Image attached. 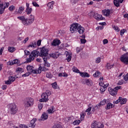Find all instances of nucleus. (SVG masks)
I'll return each mask as SVG.
<instances>
[{
  "label": "nucleus",
  "instance_id": "61",
  "mask_svg": "<svg viewBox=\"0 0 128 128\" xmlns=\"http://www.w3.org/2000/svg\"><path fill=\"white\" fill-rule=\"evenodd\" d=\"M38 108L40 110H42V104H38Z\"/></svg>",
  "mask_w": 128,
  "mask_h": 128
},
{
  "label": "nucleus",
  "instance_id": "7",
  "mask_svg": "<svg viewBox=\"0 0 128 128\" xmlns=\"http://www.w3.org/2000/svg\"><path fill=\"white\" fill-rule=\"evenodd\" d=\"M89 14L90 16H94L97 20H104L102 16L98 14L96 12L94 13V12H91Z\"/></svg>",
  "mask_w": 128,
  "mask_h": 128
},
{
  "label": "nucleus",
  "instance_id": "45",
  "mask_svg": "<svg viewBox=\"0 0 128 128\" xmlns=\"http://www.w3.org/2000/svg\"><path fill=\"white\" fill-rule=\"evenodd\" d=\"M46 77L48 78H52V74L50 72L46 73Z\"/></svg>",
  "mask_w": 128,
  "mask_h": 128
},
{
  "label": "nucleus",
  "instance_id": "42",
  "mask_svg": "<svg viewBox=\"0 0 128 128\" xmlns=\"http://www.w3.org/2000/svg\"><path fill=\"white\" fill-rule=\"evenodd\" d=\"M52 88H53L54 90H58V84H56V82L52 83Z\"/></svg>",
  "mask_w": 128,
  "mask_h": 128
},
{
  "label": "nucleus",
  "instance_id": "44",
  "mask_svg": "<svg viewBox=\"0 0 128 128\" xmlns=\"http://www.w3.org/2000/svg\"><path fill=\"white\" fill-rule=\"evenodd\" d=\"M52 128H62V126L60 124H56L53 126Z\"/></svg>",
  "mask_w": 128,
  "mask_h": 128
},
{
  "label": "nucleus",
  "instance_id": "40",
  "mask_svg": "<svg viewBox=\"0 0 128 128\" xmlns=\"http://www.w3.org/2000/svg\"><path fill=\"white\" fill-rule=\"evenodd\" d=\"M73 119H74V118L72 116L67 117L65 118V121L66 122H70L71 120H72Z\"/></svg>",
  "mask_w": 128,
  "mask_h": 128
},
{
  "label": "nucleus",
  "instance_id": "51",
  "mask_svg": "<svg viewBox=\"0 0 128 128\" xmlns=\"http://www.w3.org/2000/svg\"><path fill=\"white\" fill-rule=\"evenodd\" d=\"M8 6H10V3L6 2L4 4V10H6V8H8Z\"/></svg>",
  "mask_w": 128,
  "mask_h": 128
},
{
  "label": "nucleus",
  "instance_id": "25",
  "mask_svg": "<svg viewBox=\"0 0 128 128\" xmlns=\"http://www.w3.org/2000/svg\"><path fill=\"white\" fill-rule=\"evenodd\" d=\"M86 114L84 112H82L80 114V120L81 122H82L84 120V116H86Z\"/></svg>",
  "mask_w": 128,
  "mask_h": 128
},
{
  "label": "nucleus",
  "instance_id": "34",
  "mask_svg": "<svg viewBox=\"0 0 128 128\" xmlns=\"http://www.w3.org/2000/svg\"><path fill=\"white\" fill-rule=\"evenodd\" d=\"M114 106V104L111 103H108L106 108V110H110V108H112Z\"/></svg>",
  "mask_w": 128,
  "mask_h": 128
},
{
  "label": "nucleus",
  "instance_id": "54",
  "mask_svg": "<svg viewBox=\"0 0 128 128\" xmlns=\"http://www.w3.org/2000/svg\"><path fill=\"white\" fill-rule=\"evenodd\" d=\"M59 50H64V44H62L59 46H58Z\"/></svg>",
  "mask_w": 128,
  "mask_h": 128
},
{
  "label": "nucleus",
  "instance_id": "56",
  "mask_svg": "<svg viewBox=\"0 0 128 128\" xmlns=\"http://www.w3.org/2000/svg\"><path fill=\"white\" fill-rule=\"evenodd\" d=\"M29 20H33L32 22H34V16H32V14H31V15L30 16V17Z\"/></svg>",
  "mask_w": 128,
  "mask_h": 128
},
{
  "label": "nucleus",
  "instance_id": "26",
  "mask_svg": "<svg viewBox=\"0 0 128 128\" xmlns=\"http://www.w3.org/2000/svg\"><path fill=\"white\" fill-rule=\"evenodd\" d=\"M4 4H0V14H2L4 12Z\"/></svg>",
  "mask_w": 128,
  "mask_h": 128
},
{
  "label": "nucleus",
  "instance_id": "20",
  "mask_svg": "<svg viewBox=\"0 0 128 128\" xmlns=\"http://www.w3.org/2000/svg\"><path fill=\"white\" fill-rule=\"evenodd\" d=\"M36 42L33 41L31 43H30V44L28 46V48H36Z\"/></svg>",
  "mask_w": 128,
  "mask_h": 128
},
{
  "label": "nucleus",
  "instance_id": "35",
  "mask_svg": "<svg viewBox=\"0 0 128 128\" xmlns=\"http://www.w3.org/2000/svg\"><path fill=\"white\" fill-rule=\"evenodd\" d=\"M112 28L114 29V30H116V32H120V29L118 26H114V25L112 26Z\"/></svg>",
  "mask_w": 128,
  "mask_h": 128
},
{
  "label": "nucleus",
  "instance_id": "39",
  "mask_svg": "<svg viewBox=\"0 0 128 128\" xmlns=\"http://www.w3.org/2000/svg\"><path fill=\"white\" fill-rule=\"evenodd\" d=\"M114 4L116 6H120V0H114Z\"/></svg>",
  "mask_w": 128,
  "mask_h": 128
},
{
  "label": "nucleus",
  "instance_id": "59",
  "mask_svg": "<svg viewBox=\"0 0 128 128\" xmlns=\"http://www.w3.org/2000/svg\"><path fill=\"white\" fill-rule=\"evenodd\" d=\"M30 72H26V74H24L22 75V76H30Z\"/></svg>",
  "mask_w": 128,
  "mask_h": 128
},
{
  "label": "nucleus",
  "instance_id": "46",
  "mask_svg": "<svg viewBox=\"0 0 128 128\" xmlns=\"http://www.w3.org/2000/svg\"><path fill=\"white\" fill-rule=\"evenodd\" d=\"M24 72V69L21 68H18L16 69V72Z\"/></svg>",
  "mask_w": 128,
  "mask_h": 128
},
{
  "label": "nucleus",
  "instance_id": "6",
  "mask_svg": "<svg viewBox=\"0 0 128 128\" xmlns=\"http://www.w3.org/2000/svg\"><path fill=\"white\" fill-rule=\"evenodd\" d=\"M122 88V86H116L114 88H108V92H110V94L112 96H116V94H118V90H120Z\"/></svg>",
  "mask_w": 128,
  "mask_h": 128
},
{
  "label": "nucleus",
  "instance_id": "23",
  "mask_svg": "<svg viewBox=\"0 0 128 128\" xmlns=\"http://www.w3.org/2000/svg\"><path fill=\"white\" fill-rule=\"evenodd\" d=\"M48 114L46 112H44L41 116L42 120H48Z\"/></svg>",
  "mask_w": 128,
  "mask_h": 128
},
{
  "label": "nucleus",
  "instance_id": "57",
  "mask_svg": "<svg viewBox=\"0 0 128 128\" xmlns=\"http://www.w3.org/2000/svg\"><path fill=\"white\" fill-rule=\"evenodd\" d=\"M44 94H47V96H50V94H52V92H50V91L48 90L46 91V92Z\"/></svg>",
  "mask_w": 128,
  "mask_h": 128
},
{
  "label": "nucleus",
  "instance_id": "64",
  "mask_svg": "<svg viewBox=\"0 0 128 128\" xmlns=\"http://www.w3.org/2000/svg\"><path fill=\"white\" fill-rule=\"evenodd\" d=\"M80 42L82 44H86V39H81Z\"/></svg>",
  "mask_w": 128,
  "mask_h": 128
},
{
  "label": "nucleus",
  "instance_id": "41",
  "mask_svg": "<svg viewBox=\"0 0 128 128\" xmlns=\"http://www.w3.org/2000/svg\"><path fill=\"white\" fill-rule=\"evenodd\" d=\"M8 78L9 80H10L11 82H14L16 80V77L14 76H9Z\"/></svg>",
  "mask_w": 128,
  "mask_h": 128
},
{
  "label": "nucleus",
  "instance_id": "12",
  "mask_svg": "<svg viewBox=\"0 0 128 128\" xmlns=\"http://www.w3.org/2000/svg\"><path fill=\"white\" fill-rule=\"evenodd\" d=\"M41 98H42L40 100V102H48V96L46 93L42 94Z\"/></svg>",
  "mask_w": 128,
  "mask_h": 128
},
{
  "label": "nucleus",
  "instance_id": "47",
  "mask_svg": "<svg viewBox=\"0 0 128 128\" xmlns=\"http://www.w3.org/2000/svg\"><path fill=\"white\" fill-rule=\"evenodd\" d=\"M66 60L68 62H70V60H72V56H70V54H68L66 55Z\"/></svg>",
  "mask_w": 128,
  "mask_h": 128
},
{
  "label": "nucleus",
  "instance_id": "24",
  "mask_svg": "<svg viewBox=\"0 0 128 128\" xmlns=\"http://www.w3.org/2000/svg\"><path fill=\"white\" fill-rule=\"evenodd\" d=\"M34 60V57H32V56H30V54L29 55V58L26 59V64H28V62H33V60Z\"/></svg>",
  "mask_w": 128,
  "mask_h": 128
},
{
  "label": "nucleus",
  "instance_id": "27",
  "mask_svg": "<svg viewBox=\"0 0 128 128\" xmlns=\"http://www.w3.org/2000/svg\"><path fill=\"white\" fill-rule=\"evenodd\" d=\"M54 2L52 1V2H48L47 6L48 8L52 10V8H54Z\"/></svg>",
  "mask_w": 128,
  "mask_h": 128
},
{
  "label": "nucleus",
  "instance_id": "38",
  "mask_svg": "<svg viewBox=\"0 0 128 128\" xmlns=\"http://www.w3.org/2000/svg\"><path fill=\"white\" fill-rule=\"evenodd\" d=\"M106 68L108 70H110V68H114V64H110V63H107Z\"/></svg>",
  "mask_w": 128,
  "mask_h": 128
},
{
  "label": "nucleus",
  "instance_id": "13",
  "mask_svg": "<svg viewBox=\"0 0 128 128\" xmlns=\"http://www.w3.org/2000/svg\"><path fill=\"white\" fill-rule=\"evenodd\" d=\"M30 56L34 58H34H38V56H40V52H38L36 50H33L32 53L30 54Z\"/></svg>",
  "mask_w": 128,
  "mask_h": 128
},
{
  "label": "nucleus",
  "instance_id": "60",
  "mask_svg": "<svg viewBox=\"0 0 128 128\" xmlns=\"http://www.w3.org/2000/svg\"><path fill=\"white\" fill-rule=\"evenodd\" d=\"M5 84H12V82L10 81V79H8V80L5 81Z\"/></svg>",
  "mask_w": 128,
  "mask_h": 128
},
{
  "label": "nucleus",
  "instance_id": "49",
  "mask_svg": "<svg viewBox=\"0 0 128 128\" xmlns=\"http://www.w3.org/2000/svg\"><path fill=\"white\" fill-rule=\"evenodd\" d=\"M96 64H100L102 62V58L98 57L96 59Z\"/></svg>",
  "mask_w": 128,
  "mask_h": 128
},
{
  "label": "nucleus",
  "instance_id": "30",
  "mask_svg": "<svg viewBox=\"0 0 128 128\" xmlns=\"http://www.w3.org/2000/svg\"><path fill=\"white\" fill-rule=\"evenodd\" d=\"M50 58H58V54L56 53H53L50 54Z\"/></svg>",
  "mask_w": 128,
  "mask_h": 128
},
{
  "label": "nucleus",
  "instance_id": "4",
  "mask_svg": "<svg viewBox=\"0 0 128 128\" xmlns=\"http://www.w3.org/2000/svg\"><path fill=\"white\" fill-rule=\"evenodd\" d=\"M48 58H44L43 60H44V66L42 68V66L39 67L38 70H40V72H42V70L44 72H46V70H48V68H50V64L48 63Z\"/></svg>",
  "mask_w": 128,
  "mask_h": 128
},
{
  "label": "nucleus",
  "instance_id": "52",
  "mask_svg": "<svg viewBox=\"0 0 128 128\" xmlns=\"http://www.w3.org/2000/svg\"><path fill=\"white\" fill-rule=\"evenodd\" d=\"M106 104V100L104 99L103 100L101 101L100 102V104L101 106H104V104Z\"/></svg>",
  "mask_w": 128,
  "mask_h": 128
},
{
  "label": "nucleus",
  "instance_id": "55",
  "mask_svg": "<svg viewBox=\"0 0 128 128\" xmlns=\"http://www.w3.org/2000/svg\"><path fill=\"white\" fill-rule=\"evenodd\" d=\"M42 44V40H38L37 43H36V44L37 46H40Z\"/></svg>",
  "mask_w": 128,
  "mask_h": 128
},
{
  "label": "nucleus",
  "instance_id": "3",
  "mask_svg": "<svg viewBox=\"0 0 128 128\" xmlns=\"http://www.w3.org/2000/svg\"><path fill=\"white\" fill-rule=\"evenodd\" d=\"M8 109L10 110L11 114H16L18 112V106L14 103H12L8 105Z\"/></svg>",
  "mask_w": 128,
  "mask_h": 128
},
{
  "label": "nucleus",
  "instance_id": "33",
  "mask_svg": "<svg viewBox=\"0 0 128 128\" xmlns=\"http://www.w3.org/2000/svg\"><path fill=\"white\" fill-rule=\"evenodd\" d=\"M8 51L10 52H14L16 51V48L14 47L9 46L8 48Z\"/></svg>",
  "mask_w": 128,
  "mask_h": 128
},
{
  "label": "nucleus",
  "instance_id": "2",
  "mask_svg": "<svg viewBox=\"0 0 128 128\" xmlns=\"http://www.w3.org/2000/svg\"><path fill=\"white\" fill-rule=\"evenodd\" d=\"M17 18L21 20L22 24L24 26H30V24H32V20H30V19H26L24 18V16H18L17 17Z\"/></svg>",
  "mask_w": 128,
  "mask_h": 128
},
{
  "label": "nucleus",
  "instance_id": "14",
  "mask_svg": "<svg viewBox=\"0 0 128 128\" xmlns=\"http://www.w3.org/2000/svg\"><path fill=\"white\" fill-rule=\"evenodd\" d=\"M60 44V40H58V39H54L51 44L52 46H59Z\"/></svg>",
  "mask_w": 128,
  "mask_h": 128
},
{
  "label": "nucleus",
  "instance_id": "37",
  "mask_svg": "<svg viewBox=\"0 0 128 128\" xmlns=\"http://www.w3.org/2000/svg\"><path fill=\"white\" fill-rule=\"evenodd\" d=\"M80 120H76L72 122V124L74 126H78L80 124Z\"/></svg>",
  "mask_w": 128,
  "mask_h": 128
},
{
  "label": "nucleus",
  "instance_id": "48",
  "mask_svg": "<svg viewBox=\"0 0 128 128\" xmlns=\"http://www.w3.org/2000/svg\"><path fill=\"white\" fill-rule=\"evenodd\" d=\"M8 10L10 12H12V10H16V6H14V5H12L8 8Z\"/></svg>",
  "mask_w": 128,
  "mask_h": 128
},
{
  "label": "nucleus",
  "instance_id": "50",
  "mask_svg": "<svg viewBox=\"0 0 128 128\" xmlns=\"http://www.w3.org/2000/svg\"><path fill=\"white\" fill-rule=\"evenodd\" d=\"M126 32V29H123L120 30V36H122L124 34V32Z\"/></svg>",
  "mask_w": 128,
  "mask_h": 128
},
{
  "label": "nucleus",
  "instance_id": "1",
  "mask_svg": "<svg viewBox=\"0 0 128 128\" xmlns=\"http://www.w3.org/2000/svg\"><path fill=\"white\" fill-rule=\"evenodd\" d=\"M34 100L31 97L26 98L24 102V106L26 108H32L34 106Z\"/></svg>",
  "mask_w": 128,
  "mask_h": 128
},
{
  "label": "nucleus",
  "instance_id": "18",
  "mask_svg": "<svg viewBox=\"0 0 128 128\" xmlns=\"http://www.w3.org/2000/svg\"><path fill=\"white\" fill-rule=\"evenodd\" d=\"M102 14L104 16H109L110 14V10H102Z\"/></svg>",
  "mask_w": 128,
  "mask_h": 128
},
{
  "label": "nucleus",
  "instance_id": "36",
  "mask_svg": "<svg viewBox=\"0 0 128 128\" xmlns=\"http://www.w3.org/2000/svg\"><path fill=\"white\" fill-rule=\"evenodd\" d=\"M26 12L27 14H32V8H26Z\"/></svg>",
  "mask_w": 128,
  "mask_h": 128
},
{
  "label": "nucleus",
  "instance_id": "43",
  "mask_svg": "<svg viewBox=\"0 0 128 128\" xmlns=\"http://www.w3.org/2000/svg\"><path fill=\"white\" fill-rule=\"evenodd\" d=\"M92 110V107H89L87 110H86V112H88L87 114L88 116H90V112Z\"/></svg>",
  "mask_w": 128,
  "mask_h": 128
},
{
  "label": "nucleus",
  "instance_id": "15",
  "mask_svg": "<svg viewBox=\"0 0 128 128\" xmlns=\"http://www.w3.org/2000/svg\"><path fill=\"white\" fill-rule=\"evenodd\" d=\"M36 118H33L32 120H30V124H29L30 128H36Z\"/></svg>",
  "mask_w": 128,
  "mask_h": 128
},
{
  "label": "nucleus",
  "instance_id": "17",
  "mask_svg": "<svg viewBox=\"0 0 128 128\" xmlns=\"http://www.w3.org/2000/svg\"><path fill=\"white\" fill-rule=\"evenodd\" d=\"M85 84L88 86H92V81L90 79L84 80Z\"/></svg>",
  "mask_w": 128,
  "mask_h": 128
},
{
  "label": "nucleus",
  "instance_id": "62",
  "mask_svg": "<svg viewBox=\"0 0 128 128\" xmlns=\"http://www.w3.org/2000/svg\"><path fill=\"white\" fill-rule=\"evenodd\" d=\"M108 42V39H104L103 40V44H106Z\"/></svg>",
  "mask_w": 128,
  "mask_h": 128
},
{
  "label": "nucleus",
  "instance_id": "21",
  "mask_svg": "<svg viewBox=\"0 0 128 128\" xmlns=\"http://www.w3.org/2000/svg\"><path fill=\"white\" fill-rule=\"evenodd\" d=\"M100 126V124L96 121H93L92 123V124L91 125V128H98Z\"/></svg>",
  "mask_w": 128,
  "mask_h": 128
},
{
  "label": "nucleus",
  "instance_id": "28",
  "mask_svg": "<svg viewBox=\"0 0 128 128\" xmlns=\"http://www.w3.org/2000/svg\"><path fill=\"white\" fill-rule=\"evenodd\" d=\"M101 73L100 71H96L95 74H93L94 78H100V76Z\"/></svg>",
  "mask_w": 128,
  "mask_h": 128
},
{
  "label": "nucleus",
  "instance_id": "31",
  "mask_svg": "<svg viewBox=\"0 0 128 128\" xmlns=\"http://www.w3.org/2000/svg\"><path fill=\"white\" fill-rule=\"evenodd\" d=\"M48 114H54V106H51L48 110Z\"/></svg>",
  "mask_w": 128,
  "mask_h": 128
},
{
  "label": "nucleus",
  "instance_id": "58",
  "mask_svg": "<svg viewBox=\"0 0 128 128\" xmlns=\"http://www.w3.org/2000/svg\"><path fill=\"white\" fill-rule=\"evenodd\" d=\"M20 128H28V127L26 125L20 124Z\"/></svg>",
  "mask_w": 128,
  "mask_h": 128
},
{
  "label": "nucleus",
  "instance_id": "10",
  "mask_svg": "<svg viewBox=\"0 0 128 128\" xmlns=\"http://www.w3.org/2000/svg\"><path fill=\"white\" fill-rule=\"evenodd\" d=\"M120 60L124 64H128V54L126 53L121 56Z\"/></svg>",
  "mask_w": 128,
  "mask_h": 128
},
{
  "label": "nucleus",
  "instance_id": "16",
  "mask_svg": "<svg viewBox=\"0 0 128 128\" xmlns=\"http://www.w3.org/2000/svg\"><path fill=\"white\" fill-rule=\"evenodd\" d=\"M77 32H78L80 34H82L84 32V28L80 24L79 27L77 28Z\"/></svg>",
  "mask_w": 128,
  "mask_h": 128
},
{
  "label": "nucleus",
  "instance_id": "29",
  "mask_svg": "<svg viewBox=\"0 0 128 128\" xmlns=\"http://www.w3.org/2000/svg\"><path fill=\"white\" fill-rule=\"evenodd\" d=\"M24 7L21 6L19 8L18 13L22 14V12H24Z\"/></svg>",
  "mask_w": 128,
  "mask_h": 128
},
{
  "label": "nucleus",
  "instance_id": "32",
  "mask_svg": "<svg viewBox=\"0 0 128 128\" xmlns=\"http://www.w3.org/2000/svg\"><path fill=\"white\" fill-rule=\"evenodd\" d=\"M72 70L74 72H76V74H80V70L78 69V68H76V66L72 67Z\"/></svg>",
  "mask_w": 128,
  "mask_h": 128
},
{
  "label": "nucleus",
  "instance_id": "53",
  "mask_svg": "<svg viewBox=\"0 0 128 128\" xmlns=\"http://www.w3.org/2000/svg\"><path fill=\"white\" fill-rule=\"evenodd\" d=\"M32 4L34 6H36V8H40V5L36 3V2H32Z\"/></svg>",
  "mask_w": 128,
  "mask_h": 128
},
{
  "label": "nucleus",
  "instance_id": "19",
  "mask_svg": "<svg viewBox=\"0 0 128 128\" xmlns=\"http://www.w3.org/2000/svg\"><path fill=\"white\" fill-rule=\"evenodd\" d=\"M80 74L82 78H90V74L86 72H80Z\"/></svg>",
  "mask_w": 128,
  "mask_h": 128
},
{
  "label": "nucleus",
  "instance_id": "5",
  "mask_svg": "<svg viewBox=\"0 0 128 128\" xmlns=\"http://www.w3.org/2000/svg\"><path fill=\"white\" fill-rule=\"evenodd\" d=\"M48 50L44 47L42 48L40 53V56H42L44 60L45 58H48Z\"/></svg>",
  "mask_w": 128,
  "mask_h": 128
},
{
  "label": "nucleus",
  "instance_id": "9",
  "mask_svg": "<svg viewBox=\"0 0 128 128\" xmlns=\"http://www.w3.org/2000/svg\"><path fill=\"white\" fill-rule=\"evenodd\" d=\"M26 70L30 74H40V70H34V66L28 65Z\"/></svg>",
  "mask_w": 128,
  "mask_h": 128
},
{
  "label": "nucleus",
  "instance_id": "63",
  "mask_svg": "<svg viewBox=\"0 0 128 128\" xmlns=\"http://www.w3.org/2000/svg\"><path fill=\"white\" fill-rule=\"evenodd\" d=\"M124 80L126 82H128V74H126L124 76Z\"/></svg>",
  "mask_w": 128,
  "mask_h": 128
},
{
  "label": "nucleus",
  "instance_id": "11",
  "mask_svg": "<svg viewBox=\"0 0 128 128\" xmlns=\"http://www.w3.org/2000/svg\"><path fill=\"white\" fill-rule=\"evenodd\" d=\"M99 86H100V91L101 93H102L106 92V87L108 86L109 84L106 82H104V83H99Z\"/></svg>",
  "mask_w": 128,
  "mask_h": 128
},
{
  "label": "nucleus",
  "instance_id": "22",
  "mask_svg": "<svg viewBox=\"0 0 128 128\" xmlns=\"http://www.w3.org/2000/svg\"><path fill=\"white\" fill-rule=\"evenodd\" d=\"M120 104H126V98H124L122 97H119Z\"/></svg>",
  "mask_w": 128,
  "mask_h": 128
},
{
  "label": "nucleus",
  "instance_id": "8",
  "mask_svg": "<svg viewBox=\"0 0 128 128\" xmlns=\"http://www.w3.org/2000/svg\"><path fill=\"white\" fill-rule=\"evenodd\" d=\"M80 28V24L78 23H74L71 25L70 28V31L72 34L74 32H78V28Z\"/></svg>",
  "mask_w": 128,
  "mask_h": 128
}]
</instances>
